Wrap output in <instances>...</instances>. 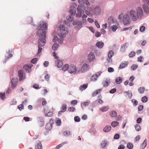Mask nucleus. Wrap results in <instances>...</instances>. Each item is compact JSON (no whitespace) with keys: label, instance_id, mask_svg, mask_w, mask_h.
<instances>
[{"label":"nucleus","instance_id":"obj_1","mask_svg":"<svg viewBox=\"0 0 149 149\" xmlns=\"http://www.w3.org/2000/svg\"><path fill=\"white\" fill-rule=\"evenodd\" d=\"M128 14L131 19L135 21L138 19L141 18L143 16V12L141 8L139 7L136 8V11L134 10H132L129 12Z\"/></svg>","mask_w":149,"mask_h":149},{"label":"nucleus","instance_id":"obj_2","mask_svg":"<svg viewBox=\"0 0 149 149\" xmlns=\"http://www.w3.org/2000/svg\"><path fill=\"white\" fill-rule=\"evenodd\" d=\"M39 29L37 32V35L40 36L41 35L44 38L46 37V32L45 31L47 29V26L46 23L42 22L39 26Z\"/></svg>","mask_w":149,"mask_h":149},{"label":"nucleus","instance_id":"obj_3","mask_svg":"<svg viewBox=\"0 0 149 149\" xmlns=\"http://www.w3.org/2000/svg\"><path fill=\"white\" fill-rule=\"evenodd\" d=\"M60 32L58 33V35L61 38H63L65 36L66 34L68 33V29L67 28L65 27L64 25H60L58 26Z\"/></svg>","mask_w":149,"mask_h":149},{"label":"nucleus","instance_id":"obj_4","mask_svg":"<svg viewBox=\"0 0 149 149\" xmlns=\"http://www.w3.org/2000/svg\"><path fill=\"white\" fill-rule=\"evenodd\" d=\"M86 9V7L84 5H78L77 8V13L76 14L77 17H80L81 16L82 14L84 13V11Z\"/></svg>","mask_w":149,"mask_h":149},{"label":"nucleus","instance_id":"obj_5","mask_svg":"<svg viewBox=\"0 0 149 149\" xmlns=\"http://www.w3.org/2000/svg\"><path fill=\"white\" fill-rule=\"evenodd\" d=\"M123 24L126 25L129 24L131 22V19L129 15L127 14H125L123 18Z\"/></svg>","mask_w":149,"mask_h":149},{"label":"nucleus","instance_id":"obj_6","mask_svg":"<svg viewBox=\"0 0 149 149\" xmlns=\"http://www.w3.org/2000/svg\"><path fill=\"white\" fill-rule=\"evenodd\" d=\"M45 38H44L41 36L38 40V43L39 46L40 47L44 46L46 40H45Z\"/></svg>","mask_w":149,"mask_h":149},{"label":"nucleus","instance_id":"obj_7","mask_svg":"<svg viewBox=\"0 0 149 149\" xmlns=\"http://www.w3.org/2000/svg\"><path fill=\"white\" fill-rule=\"evenodd\" d=\"M69 72L70 73H73L75 74L76 73V68L74 65H71L69 68L68 70Z\"/></svg>","mask_w":149,"mask_h":149},{"label":"nucleus","instance_id":"obj_8","mask_svg":"<svg viewBox=\"0 0 149 149\" xmlns=\"http://www.w3.org/2000/svg\"><path fill=\"white\" fill-rule=\"evenodd\" d=\"M114 54L112 50H110L108 53V58L107 59V60L109 63L111 62L112 61L111 58L113 56Z\"/></svg>","mask_w":149,"mask_h":149},{"label":"nucleus","instance_id":"obj_9","mask_svg":"<svg viewBox=\"0 0 149 149\" xmlns=\"http://www.w3.org/2000/svg\"><path fill=\"white\" fill-rule=\"evenodd\" d=\"M18 81V79L16 78H13L11 81V84L12 85V88L13 89L15 88L17 85Z\"/></svg>","mask_w":149,"mask_h":149},{"label":"nucleus","instance_id":"obj_10","mask_svg":"<svg viewBox=\"0 0 149 149\" xmlns=\"http://www.w3.org/2000/svg\"><path fill=\"white\" fill-rule=\"evenodd\" d=\"M95 58V56L93 52H91L88 56V58L90 61H93Z\"/></svg>","mask_w":149,"mask_h":149},{"label":"nucleus","instance_id":"obj_11","mask_svg":"<svg viewBox=\"0 0 149 149\" xmlns=\"http://www.w3.org/2000/svg\"><path fill=\"white\" fill-rule=\"evenodd\" d=\"M93 12L96 14L99 15L100 13L101 10L100 7L97 6L93 10Z\"/></svg>","mask_w":149,"mask_h":149},{"label":"nucleus","instance_id":"obj_12","mask_svg":"<svg viewBox=\"0 0 149 149\" xmlns=\"http://www.w3.org/2000/svg\"><path fill=\"white\" fill-rule=\"evenodd\" d=\"M144 12L148 14H149V6L146 4H143L142 6Z\"/></svg>","mask_w":149,"mask_h":149},{"label":"nucleus","instance_id":"obj_13","mask_svg":"<svg viewBox=\"0 0 149 149\" xmlns=\"http://www.w3.org/2000/svg\"><path fill=\"white\" fill-rule=\"evenodd\" d=\"M76 8L74 6H72L70 7V14L72 15H74L76 13Z\"/></svg>","mask_w":149,"mask_h":149},{"label":"nucleus","instance_id":"obj_14","mask_svg":"<svg viewBox=\"0 0 149 149\" xmlns=\"http://www.w3.org/2000/svg\"><path fill=\"white\" fill-rule=\"evenodd\" d=\"M128 64V63L127 61H124L122 62L120 64L119 68L121 69H123L127 66Z\"/></svg>","mask_w":149,"mask_h":149},{"label":"nucleus","instance_id":"obj_15","mask_svg":"<svg viewBox=\"0 0 149 149\" xmlns=\"http://www.w3.org/2000/svg\"><path fill=\"white\" fill-rule=\"evenodd\" d=\"M18 73L19 78V81H20L23 79L24 73L22 70H19L18 71Z\"/></svg>","mask_w":149,"mask_h":149},{"label":"nucleus","instance_id":"obj_16","mask_svg":"<svg viewBox=\"0 0 149 149\" xmlns=\"http://www.w3.org/2000/svg\"><path fill=\"white\" fill-rule=\"evenodd\" d=\"M89 65L87 64H84L82 66L81 68V70L82 71H87L89 68Z\"/></svg>","mask_w":149,"mask_h":149},{"label":"nucleus","instance_id":"obj_17","mask_svg":"<svg viewBox=\"0 0 149 149\" xmlns=\"http://www.w3.org/2000/svg\"><path fill=\"white\" fill-rule=\"evenodd\" d=\"M128 44L127 43H125L123 44L121 46L120 50L123 52H124L126 49L127 47Z\"/></svg>","mask_w":149,"mask_h":149},{"label":"nucleus","instance_id":"obj_18","mask_svg":"<svg viewBox=\"0 0 149 149\" xmlns=\"http://www.w3.org/2000/svg\"><path fill=\"white\" fill-rule=\"evenodd\" d=\"M52 127V124L51 123L49 122L47 123L46 125L45 129L48 131H49L51 130Z\"/></svg>","mask_w":149,"mask_h":149},{"label":"nucleus","instance_id":"obj_19","mask_svg":"<svg viewBox=\"0 0 149 149\" xmlns=\"http://www.w3.org/2000/svg\"><path fill=\"white\" fill-rule=\"evenodd\" d=\"M56 63L58 68L61 67L63 65V62L59 59H57L55 61Z\"/></svg>","mask_w":149,"mask_h":149},{"label":"nucleus","instance_id":"obj_20","mask_svg":"<svg viewBox=\"0 0 149 149\" xmlns=\"http://www.w3.org/2000/svg\"><path fill=\"white\" fill-rule=\"evenodd\" d=\"M33 65L32 64H31L30 65H25L23 66V68L24 69L29 72V70L32 67Z\"/></svg>","mask_w":149,"mask_h":149},{"label":"nucleus","instance_id":"obj_21","mask_svg":"<svg viewBox=\"0 0 149 149\" xmlns=\"http://www.w3.org/2000/svg\"><path fill=\"white\" fill-rule=\"evenodd\" d=\"M108 106H103L100 109V110L102 112H104L107 111L109 109Z\"/></svg>","mask_w":149,"mask_h":149},{"label":"nucleus","instance_id":"obj_22","mask_svg":"<svg viewBox=\"0 0 149 149\" xmlns=\"http://www.w3.org/2000/svg\"><path fill=\"white\" fill-rule=\"evenodd\" d=\"M110 84V81L108 79H106L105 81L103 82L102 83V84L103 85L104 87H107Z\"/></svg>","mask_w":149,"mask_h":149},{"label":"nucleus","instance_id":"obj_23","mask_svg":"<svg viewBox=\"0 0 149 149\" xmlns=\"http://www.w3.org/2000/svg\"><path fill=\"white\" fill-rule=\"evenodd\" d=\"M96 45L99 48H101L104 45V43L102 42H98L96 43Z\"/></svg>","mask_w":149,"mask_h":149},{"label":"nucleus","instance_id":"obj_24","mask_svg":"<svg viewBox=\"0 0 149 149\" xmlns=\"http://www.w3.org/2000/svg\"><path fill=\"white\" fill-rule=\"evenodd\" d=\"M147 145V139H146L143 142L141 146V149H144L146 146Z\"/></svg>","mask_w":149,"mask_h":149},{"label":"nucleus","instance_id":"obj_25","mask_svg":"<svg viewBox=\"0 0 149 149\" xmlns=\"http://www.w3.org/2000/svg\"><path fill=\"white\" fill-rule=\"evenodd\" d=\"M35 148L36 149H42V146L40 142L39 141L35 146Z\"/></svg>","mask_w":149,"mask_h":149},{"label":"nucleus","instance_id":"obj_26","mask_svg":"<svg viewBox=\"0 0 149 149\" xmlns=\"http://www.w3.org/2000/svg\"><path fill=\"white\" fill-rule=\"evenodd\" d=\"M123 81L122 78L120 77H117L116 79V83L118 84H120Z\"/></svg>","mask_w":149,"mask_h":149},{"label":"nucleus","instance_id":"obj_27","mask_svg":"<svg viewBox=\"0 0 149 149\" xmlns=\"http://www.w3.org/2000/svg\"><path fill=\"white\" fill-rule=\"evenodd\" d=\"M44 112L45 115L46 116L51 117L53 116V113L52 112H49L47 113L45 110Z\"/></svg>","mask_w":149,"mask_h":149},{"label":"nucleus","instance_id":"obj_28","mask_svg":"<svg viewBox=\"0 0 149 149\" xmlns=\"http://www.w3.org/2000/svg\"><path fill=\"white\" fill-rule=\"evenodd\" d=\"M113 17L111 16L109 18H108V22L109 24L110 25H111V24H112L113 22Z\"/></svg>","mask_w":149,"mask_h":149},{"label":"nucleus","instance_id":"obj_29","mask_svg":"<svg viewBox=\"0 0 149 149\" xmlns=\"http://www.w3.org/2000/svg\"><path fill=\"white\" fill-rule=\"evenodd\" d=\"M111 127L110 126H107L104 128L103 131L106 132H108L111 130Z\"/></svg>","mask_w":149,"mask_h":149},{"label":"nucleus","instance_id":"obj_30","mask_svg":"<svg viewBox=\"0 0 149 149\" xmlns=\"http://www.w3.org/2000/svg\"><path fill=\"white\" fill-rule=\"evenodd\" d=\"M69 65L68 64L64 65L62 67V69L64 71H66L68 69H69Z\"/></svg>","mask_w":149,"mask_h":149},{"label":"nucleus","instance_id":"obj_31","mask_svg":"<svg viewBox=\"0 0 149 149\" xmlns=\"http://www.w3.org/2000/svg\"><path fill=\"white\" fill-rule=\"evenodd\" d=\"M88 84H84L83 85H81L79 89L81 91H83L86 89L88 86Z\"/></svg>","mask_w":149,"mask_h":149},{"label":"nucleus","instance_id":"obj_32","mask_svg":"<svg viewBox=\"0 0 149 149\" xmlns=\"http://www.w3.org/2000/svg\"><path fill=\"white\" fill-rule=\"evenodd\" d=\"M59 47V45L57 43H54L52 45V49L54 50H57L58 47Z\"/></svg>","mask_w":149,"mask_h":149},{"label":"nucleus","instance_id":"obj_33","mask_svg":"<svg viewBox=\"0 0 149 149\" xmlns=\"http://www.w3.org/2000/svg\"><path fill=\"white\" fill-rule=\"evenodd\" d=\"M145 88L144 87H140L138 88V91L141 94H143L145 91Z\"/></svg>","mask_w":149,"mask_h":149},{"label":"nucleus","instance_id":"obj_34","mask_svg":"<svg viewBox=\"0 0 149 149\" xmlns=\"http://www.w3.org/2000/svg\"><path fill=\"white\" fill-rule=\"evenodd\" d=\"M67 109V105L65 104H63L62 107L61 108V110L62 112H65Z\"/></svg>","mask_w":149,"mask_h":149},{"label":"nucleus","instance_id":"obj_35","mask_svg":"<svg viewBox=\"0 0 149 149\" xmlns=\"http://www.w3.org/2000/svg\"><path fill=\"white\" fill-rule=\"evenodd\" d=\"M119 124V123L116 121H113L111 123V126L113 127H115L118 126Z\"/></svg>","mask_w":149,"mask_h":149},{"label":"nucleus","instance_id":"obj_36","mask_svg":"<svg viewBox=\"0 0 149 149\" xmlns=\"http://www.w3.org/2000/svg\"><path fill=\"white\" fill-rule=\"evenodd\" d=\"M97 76L95 74L93 75L91 77V81H95L97 80Z\"/></svg>","mask_w":149,"mask_h":149},{"label":"nucleus","instance_id":"obj_37","mask_svg":"<svg viewBox=\"0 0 149 149\" xmlns=\"http://www.w3.org/2000/svg\"><path fill=\"white\" fill-rule=\"evenodd\" d=\"M72 15H69L67 17L66 19L67 20H68L70 22L72 21L73 19V17L72 16Z\"/></svg>","mask_w":149,"mask_h":149},{"label":"nucleus","instance_id":"obj_38","mask_svg":"<svg viewBox=\"0 0 149 149\" xmlns=\"http://www.w3.org/2000/svg\"><path fill=\"white\" fill-rule=\"evenodd\" d=\"M118 25H112L111 27L112 30L114 32L116 31V30L118 28Z\"/></svg>","mask_w":149,"mask_h":149},{"label":"nucleus","instance_id":"obj_39","mask_svg":"<svg viewBox=\"0 0 149 149\" xmlns=\"http://www.w3.org/2000/svg\"><path fill=\"white\" fill-rule=\"evenodd\" d=\"M0 97L2 100H4L6 98L5 93H0Z\"/></svg>","mask_w":149,"mask_h":149},{"label":"nucleus","instance_id":"obj_40","mask_svg":"<svg viewBox=\"0 0 149 149\" xmlns=\"http://www.w3.org/2000/svg\"><path fill=\"white\" fill-rule=\"evenodd\" d=\"M56 125L58 126H60L61 125V122L60 119L58 118L56 120Z\"/></svg>","mask_w":149,"mask_h":149},{"label":"nucleus","instance_id":"obj_41","mask_svg":"<svg viewBox=\"0 0 149 149\" xmlns=\"http://www.w3.org/2000/svg\"><path fill=\"white\" fill-rule=\"evenodd\" d=\"M107 141H103L102 142L101 145L103 148H104L107 145Z\"/></svg>","mask_w":149,"mask_h":149},{"label":"nucleus","instance_id":"obj_42","mask_svg":"<svg viewBox=\"0 0 149 149\" xmlns=\"http://www.w3.org/2000/svg\"><path fill=\"white\" fill-rule=\"evenodd\" d=\"M63 134L64 135L68 136L70 135L71 132H70L69 131H65L64 132Z\"/></svg>","mask_w":149,"mask_h":149},{"label":"nucleus","instance_id":"obj_43","mask_svg":"<svg viewBox=\"0 0 149 149\" xmlns=\"http://www.w3.org/2000/svg\"><path fill=\"white\" fill-rule=\"evenodd\" d=\"M135 127L136 129V130L137 131H140L141 130V128L140 126L138 124H136V125H135Z\"/></svg>","mask_w":149,"mask_h":149},{"label":"nucleus","instance_id":"obj_44","mask_svg":"<svg viewBox=\"0 0 149 149\" xmlns=\"http://www.w3.org/2000/svg\"><path fill=\"white\" fill-rule=\"evenodd\" d=\"M135 55V52H134L132 51L130 52L129 54V56L130 57H132L134 56Z\"/></svg>","mask_w":149,"mask_h":149},{"label":"nucleus","instance_id":"obj_45","mask_svg":"<svg viewBox=\"0 0 149 149\" xmlns=\"http://www.w3.org/2000/svg\"><path fill=\"white\" fill-rule=\"evenodd\" d=\"M127 148L130 149L132 148L133 147V145L132 144L130 143H128L127 144Z\"/></svg>","mask_w":149,"mask_h":149},{"label":"nucleus","instance_id":"obj_46","mask_svg":"<svg viewBox=\"0 0 149 149\" xmlns=\"http://www.w3.org/2000/svg\"><path fill=\"white\" fill-rule=\"evenodd\" d=\"M38 60V58H35L32 59L31 61V62L33 64H35Z\"/></svg>","mask_w":149,"mask_h":149},{"label":"nucleus","instance_id":"obj_47","mask_svg":"<svg viewBox=\"0 0 149 149\" xmlns=\"http://www.w3.org/2000/svg\"><path fill=\"white\" fill-rule=\"evenodd\" d=\"M110 115L111 117H113L116 116L117 115L115 111L111 112L110 113Z\"/></svg>","mask_w":149,"mask_h":149},{"label":"nucleus","instance_id":"obj_48","mask_svg":"<svg viewBox=\"0 0 149 149\" xmlns=\"http://www.w3.org/2000/svg\"><path fill=\"white\" fill-rule=\"evenodd\" d=\"M145 30V27L144 26H142L139 28V31L141 32H143Z\"/></svg>","mask_w":149,"mask_h":149},{"label":"nucleus","instance_id":"obj_49","mask_svg":"<svg viewBox=\"0 0 149 149\" xmlns=\"http://www.w3.org/2000/svg\"><path fill=\"white\" fill-rule=\"evenodd\" d=\"M65 143H61L57 145L56 147L55 148V149H58L61 148Z\"/></svg>","mask_w":149,"mask_h":149},{"label":"nucleus","instance_id":"obj_50","mask_svg":"<svg viewBox=\"0 0 149 149\" xmlns=\"http://www.w3.org/2000/svg\"><path fill=\"white\" fill-rule=\"evenodd\" d=\"M141 100L142 102H146L148 100L147 97L146 96H144L141 98Z\"/></svg>","mask_w":149,"mask_h":149},{"label":"nucleus","instance_id":"obj_51","mask_svg":"<svg viewBox=\"0 0 149 149\" xmlns=\"http://www.w3.org/2000/svg\"><path fill=\"white\" fill-rule=\"evenodd\" d=\"M138 66L134 64L131 67V68L133 70H136Z\"/></svg>","mask_w":149,"mask_h":149},{"label":"nucleus","instance_id":"obj_52","mask_svg":"<svg viewBox=\"0 0 149 149\" xmlns=\"http://www.w3.org/2000/svg\"><path fill=\"white\" fill-rule=\"evenodd\" d=\"M80 120V118L78 116H75L74 118V120L75 122H79Z\"/></svg>","mask_w":149,"mask_h":149},{"label":"nucleus","instance_id":"obj_53","mask_svg":"<svg viewBox=\"0 0 149 149\" xmlns=\"http://www.w3.org/2000/svg\"><path fill=\"white\" fill-rule=\"evenodd\" d=\"M108 71L109 72H111L114 71V69L112 68L109 67L108 68Z\"/></svg>","mask_w":149,"mask_h":149},{"label":"nucleus","instance_id":"obj_54","mask_svg":"<svg viewBox=\"0 0 149 149\" xmlns=\"http://www.w3.org/2000/svg\"><path fill=\"white\" fill-rule=\"evenodd\" d=\"M18 108L20 110L23 109H24V105L23 104H21L18 106Z\"/></svg>","mask_w":149,"mask_h":149},{"label":"nucleus","instance_id":"obj_55","mask_svg":"<svg viewBox=\"0 0 149 149\" xmlns=\"http://www.w3.org/2000/svg\"><path fill=\"white\" fill-rule=\"evenodd\" d=\"M68 110L71 112H74L75 110V108L73 107H70L68 108Z\"/></svg>","mask_w":149,"mask_h":149},{"label":"nucleus","instance_id":"obj_56","mask_svg":"<svg viewBox=\"0 0 149 149\" xmlns=\"http://www.w3.org/2000/svg\"><path fill=\"white\" fill-rule=\"evenodd\" d=\"M132 102L133 104H134L135 106L137 105L138 104V102L136 100L134 99L132 100Z\"/></svg>","mask_w":149,"mask_h":149},{"label":"nucleus","instance_id":"obj_57","mask_svg":"<svg viewBox=\"0 0 149 149\" xmlns=\"http://www.w3.org/2000/svg\"><path fill=\"white\" fill-rule=\"evenodd\" d=\"M11 90H12V89H11V87H10L9 88L6 92V93L7 94H9L12 91Z\"/></svg>","mask_w":149,"mask_h":149},{"label":"nucleus","instance_id":"obj_58","mask_svg":"<svg viewBox=\"0 0 149 149\" xmlns=\"http://www.w3.org/2000/svg\"><path fill=\"white\" fill-rule=\"evenodd\" d=\"M143 108V105H140L138 107V110L139 111H142Z\"/></svg>","mask_w":149,"mask_h":149},{"label":"nucleus","instance_id":"obj_59","mask_svg":"<svg viewBox=\"0 0 149 149\" xmlns=\"http://www.w3.org/2000/svg\"><path fill=\"white\" fill-rule=\"evenodd\" d=\"M77 101L76 100H73L71 102V104L73 105H76L77 104Z\"/></svg>","mask_w":149,"mask_h":149},{"label":"nucleus","instance_id":"obj_60","mask_svg":"<svg viewBox=\"0 0 149 149\" xmlns=\"http://www.w3.org/2000/svg\"><path fill=\"white\" fill-rule=\"evenodd\" d=\"M102 89H98L96 90L95 92L96 93V95L100 93L102 91Z\"/></svg>","mask_w":149,"mask_h":149},{"label":"nucleus","instance_id":"obj_61","mask_svg":"<svg viewBox=\"0 0 149 149\" xmlns=\"http://www.w3.org/2000/svg\"><path fill=\"white\" fill-rule=\"evenodd\" d=\"M53 56L55 58L58 59V57L57 56L55 52H54L53 53Z\"/></svg>","mask_w":149,"mask_h":149},{"label":"nucleus","instance_id":"obj_62","mask_svg":"<svg viewBox=\"0 0 149 149\" xmlns=\"http://www.w3.org/2000/svg\"><path fill=\"white\" fill-rule=\"evenodd\" d=\"M143 57L142 56H140L138 58V61L140 62L143 61Z\"/></svg>","mask_w":149,"mask_h":149},{"label":"nucleus","instance_id":"obj_63","mask_svg":"<svg viewBox=\"0 0 149 149\" xmlns=\"http://www.w3.org/2000/svg\"><path fill=\"white\" fill-rule=\"evenodd\" d=\"M140 138V135L137 136L135 138V141H138Z\"/></svg>","mask_w":149,"mask_h":149},{"label":"nucleus","instance_id":"obj_64","mask_svg":"<svg viewBox=\"0 0 149 149\" xmlns=\"http://www.w3.org/2000/svg\"><path fill=\"white\" fill-rule=\"evenodd\" d=\"M125 148V146L123 145H120L118 147V149H124Z\"/></svg>","mask_w":149,"mask_h":149}]
</instances>
